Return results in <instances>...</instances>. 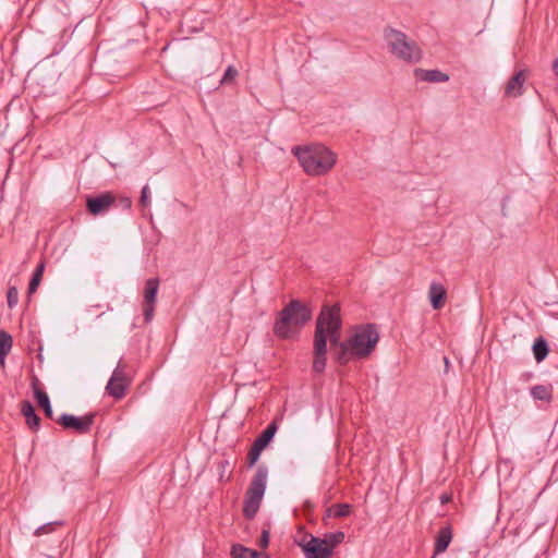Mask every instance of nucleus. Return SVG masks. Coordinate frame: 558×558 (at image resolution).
Masks as SVG:
<instances>
[{
    "mask_svg": "<svg viewBox=\"0 0 558 558\" xmlns=\"http://www.w3.org/2000/svg\"><path fill=\"white\" fill-rule=\"evenodd\" d=\"M269 535H270V525L267 524V526L262 530V534H260V538H259V547L266 548L268 546Z\"/></svg>",
    "mask_w": 558,
    "mask_h": 558,
    "instance_id": "31",
    "label": "nucleus"
},
{
    "mask_svg": "<svg viewBox=\"0 0 558 558\" xmlns=\"http://www.w3.org/2000/svg\"><path fill=\"white\" fill-rule=\"evenodd\" d=\"M232 555L234 558H256L257 551L242 545H234L232 547Z\"/></svg>",
    "mask_w": 558,
    "mask_h": 558,
    "instance_id": "26",
    "label": "nucleus"
},
{
    "mask_svg": "<svg viewBox=\"0 0 558 558\" xmlns=\"http://www.w3.org/2000/svg\"><path fill=\"white\" fill-rule=\"evenodd\" d=\"M553 71L558 76V57L553 62Z\"/></svg>",
    "mask_w": 558,
    "mask_h": 558,
    "instance_id": "35",
    "label": "nucleus"
},
{
    "mask_svg": "<svg viewBox=\"0 0 558 558\" xmlns=\"http://www.w3.org/2000/svg\"><path fill=\"white\" fill-rule=\"evenodd\" d=\"M351 513V506L349 504H335L326 509L324 520L333 518H345Z\"/></svg>",
    "mask_w": 558,
    "mask_h": 558,
    "instance_id": "20",
    "label": "nucleus"
},
{
    "mask_svg": "<svg viewBox=\"0 0 558 558\" xmlns=\"http://www.w3.org/2000/svg\"><path fill=\"white\" fill-rule=\"evenodd\" d=\"M38 385H39V380L36 376H34L33 380H32V388L34 390L35 398L37 399L39 407L43 408L45 415L48 418L53 420V410L50 404L49 397L45 391L39 389Z\"/></svg>",
    "mask_w": 558,
    "mask_h": 558,
    "instance_id": "15",
    "label": "nucleus"
},
{
    "mask_svg": "<svg viewBox=\"0 0 558 558\" xmlns=\"http://www.w3.org/2000/svg\"><path fill=\"white\" fill-rule=\"evenodd\" d=\"M322 538L311 536L310 541L302 544L306 558H329L331 555L330 546H326Z\"/></svg>",
    "mask_w": 558,
    "mask_h": 558,
    "instance_id": "12",
    "label": "nucleus"
},
{
    "mask_svg": "<svg viewBox=\"0 0 558 558\" xmlns=\"http://www.w3.org/2000/svg\"><path fill=\"white\" fill-rule=\"evenodd\" d=\"M414 75L416 78L429 83H445L449 81V75L439 70L415 69Z\"/></svg>",
    "mask_w": 558,
    "mask_h": 558,
    "instance_id": "17",
    "label": "nucleus"
},
{
    "mask_svg": "<svg viewBox=\"0 0 558 558\" xmlns=\"http://www.w3.org/2000/svg\"><path fill=\"white\" fill-rule=\"evenodd\" d=\"M532 349L534 357L538 363L544 361L549 352L547 341L543 337L534 341Z\"/></svg>",
    "mask_w": 558,
    "mask_h": 558,
    "instance_id": "23",
    "label": "nucleus"
},
{
    "mask_svg": "<svg viewBox=\"0 0 558 558\" xmlns=\"http://www.w3.org/2000/svg\"><path fill=\"white\" fill-rule=\"evenodd\" d=\"M95 416V413H89L81 417L64 413L57 420V423L65 429H73L78 434H86L90 430Z\"/></svg>",
    "mask_w": 558,
    "mask_h": 558,
    "instance_id": "9",
    "label": "nucleus"
},
{
    "mask_svg": "<svg viewBox=\"0 0 558 558\" xmlns=\"http://www.w3.org/2000/svg\"><path fill=\"white\" fill-rule=\"evenodd\" d=\"M126 368V364L120 360L107 383L106 391L116 400H121L124 398L126 390L132 383V378L128 374Z\"/></svg>",
    "mask_w": 558,
    "mask_h": 558,
    "instance_id": "8",
    "label": "nucleus"
},
{
    "mask_svg": "<svg viewBox=\"0 0 558 558\" xmlns=\"http://www.w3.org/2000/svg\"><path fill=\"white\" fill-rule=\"evenodd\" d=\"M327 362V335L325 330V318L317 317L314 332V360L313 371L323 373Z\"/></svg>",
    "mask_w": 558,
    "mask_h": 558,
    "instance_id": "6",
    "label": "nucleus"
},
{
    "mask_svg": "<svg viewBox=\"0 0 558 558\" xmlns=\"http://www.w3.org/2000/svg\"><path fill=\"white\" fill-rule=\"evenodd\" d=\"M53 524H57V523H56V522H50V523H48V524H44V525L39 526V527L36 530L35 534H36V535H41V534L46 533V532H47V530H48L49 527H51Z\"/></svg>",
    "mask_w": 558,
    "mask_h": 558,
    "instance_id": "33",
    "label": "nucleus"
},
{
    "mask_svg": "<svg viewBox=\"0 0 558 558\" xmlns=\"http://www.w3.org/2000/svg\"><path fill=\"white\" fill-rule=\"evenodd\" d=\"M433 558H435V557H433Z\"/></svg>",
    "mask_w": 558,
    "mask_h": 558,
    "instance_id": "37",
    "label": "nucleus"
},
{
    "mask_svg": "<svg viewBox=\"0 0 558 558\" xmlns=\"http://www.w3.org/2000/svg\"><path fill=\"white\" fill-rule=\"evenodd\" d=\"M122 204H123V207H125V208H131V206H132V201H131L129 197H124V198L122 199Z\"/></svg>",
    "mask_w": 558,
    "mask_h": 558,
    "instance_id": "34",
    "label": "nucleus"
},
{
    "mask_svg": "<svg viewBox=\"0 0 558 558\" xmlns=\"http://www.w3.org/2000/svg\"><path fill=\"white\" fill-rule=\"evenodd\" d=\"M21 412L25 416L27 426L35 430L40 425V417L36 414L35 408L31 401L24 400L21 402Z\"/></svg>",
    "mask_w": 558,
    "mask_h": 558,
    "instance_id": "18",
    "label": "nucleus"
},
{
    "mask_svg": "<svg viewBox=\"0 0 558 558\" xmlns=\"http://www.w3.org/2000/svg\"><path fill=\"white\" fill-rule=\"evenodd\" d=\"M312 318V310L299 300H291L277 315L274 333L280 339H291Z\"/></svg>",
    "mask_w": 558,
    "mask_h": 558,
    "instance_id": "1",
    "label": "nucleus"
},
{
    "mask_svg": "<svg viewBox=\"0 0 558 558\" xmlns=\"http://www.w3.org/2000/svg\"><path fill=\"white\" fill-rule=\"evenodd\" d=\"M277 429H278V425L277 423L274 421L271 422L259 435L258 437L254 440V445L265 449L269 444L270 441L272 440V438L275 437L276 433H277Z\"/></svg>",
    "mask_w": 558,
    "mask_h": 558,
    "instance_id": "19",
    "label": "nucleus"
},
{
    "mask_svg": "<svg viewBox=\"0 0 558 558\" xmlns=\"http://www.w3.org/2000/svg\"><path fill=\"white\" fill-rule=\"evenodd\" d=\"M267 476V468L265 465H259L245 493L243 514L248 520H252L259 510L260 502L266 490Z\"/></svg>",
    "mask_w": 558,
    "mask_h": 558,
    "instance_id": "4",
    "label": "nucleus"
},
{
    "mask_svg": "<svg viewBox=\"0 0 558 558\" xmlns=\"http://www.w3.org/2000/svg\"><path fill=\"white\" fill-rule=\"evenodd\" d=\"M44 270H45L44 263L38 264L37 267L35 268V270L32 275L29 284H28V294H33L34 292H36L38 286L41 282Z\"/></svg>",
    "mask_w": 558,
    "mask_h": 558,
    "instance_id": "25",
    "label": "nucleus"
},
{
    "mask_svg": "<svg viewBox=\"0 0 558 558\" xmlns=\"http://www.w3.org/2000/svg\"><path fill=\"white\" fill-rule=\"evenodd\" d=\"M263 450V448L254 444L252 445V448L247 454L248 466H253L257 462Z\"/></svg>",
    "mask_w": 558,
    "mask_h": 558,
    "instance_id": "30",
    "label": "nucleus"
},
{
    "mask_svg": "<svg viewBox=\"0 0 558 558\" xmlns=\"http://www.w3.org/2000/svg\"><path fill=\"white\" fill-rule=\"evenodd\" d=\"M384 39L387 43L389 52L393 57L407 63H417L421 61L423 57L421 48L403 32L387 26L384 29Z\"/></svg>",
    "mask_w": 558,
    "mask_h": 558,
    "instance_id": "3",
    "label": "nucleus"
},
{
    "mask_svg": "<svg viewBox=\"0 0 558 558\" xmlns=\"http://www.w3.org/2000/svg\"><path fill=\"white\" fill-rule=\"evenodd\" d=\"M140 204L143 208L145 207H148L149 204H150V199H149V187L148 185H145L143 189H142V193H141V198H140Z\"/></svg>",
    "mask_w": 558,
    "mask_h": 558,
    "instance_id": "32",
    "label": "nucleus"
},
{
    "mask_svg": "<svg viewBox=\"0 0 558 558\" xmlns=\"http://www.w3.org/2000/svg\"><path fill=\"white\" fill-rule=\"evenodd\" d=\"M116 197L110 192H105L96 196L86 198V209L93 216L107 213L114 204Z\"/></svg>",
    "mask_w": 558,
    "mask_h": 558,
    "instance_id": "11",
    "label": "nucleus"
},
{
    "mask_svg": "<svg viewBox=\"0 0 558 558\" xmlns=\"http://www.w3.org/2000/svg\"><path fill=\"white\" fill-rule=\"evenodd\" d=\"M333 356L336 361L341 365L347 364L349 360L352 357L351 345L349 344V342L344 341L343 343H341L340 347H338L333 352Z\"/></svg>",
    "mask_w": 558,
    "mask_h": 558,
    "instance_id": "24",
    "label": "nucleus"
},
{
    "mask_svg": "<svg viewBox=\"0 0 558 558\" xmlns=\"http://www.w3.org/2000/svg\"><path fill=\"white\" fill-rule=\"evenodd\" d=\"M446 296H447V291H446L445 287L437 281H432V283L429 284V289H428V298H429L432 307L434 310L442 308L445 305Z\"/></svg>",
    "mask_w": 558,
    "mask_h": 558,
    "instance_id": "14",
    "label": "nucleus"
},
{
    "mask_svg": "<svg viewBox=\"0 0 558 558\" xmlns=\"http://www.w3.org/2000/svg\"><path fill=\"white\" fill-rule=\"evenodd\" d=\"M378 340L379 335L375 325L367 324L359 326L348 340L351 345V356L354 359H365L369 356Z\"/></svg>",
    "mask_w": 558,
    "mask_h": 558,
    "instance_id": "5",
    "label": "nucleus"
},
{
    "mask_svg": "<svg viewBox=\"0 0 558 558\" xmlns=\"http://www.w3.org/2000/svg\"><path fill=\"white\" fill-rule=\"evenodd\" d=\"M13 344L12 336L4 331L0 330V364L4 365L5 357L10 353Z\"/></svg>",
    "mask_w": 558,
    "mask_h": 558,
    "instance_id": "22",
    "label": "nucleus"
},
{
    "mask_svg": "<svg viewBox=\"0 0 558 558\" xmlns=\"http://www.w3.org/2000/svg\"><path fill=\"white\" fill-rule=\"evenodd\" d=\"M291 151L308 175H324L337 161L336 154L322 144L294 146Z\"/></svg>",
    "mask_w": 558,
    "mask_h": 558,
    "instance_id": "2",
    "label": "nucleus"
},
{
    "mask_svg": "<svg viewBox=\"0 0 558 558\" xmlns=\"http://www.w3.org/2000/svg\"><path fill=\"white\" fill-rule=\"evenodd\" d=\"M344 539V533L343 532H335L329 533L325 536L324 541L326 542V546H330V549L332 550L338 544H340Z\"/></svg>",
    "mask_w": 558,
    "mask_h": 558,
    "instance_id": "27",
    "label": "nucleus"
},
{
    "mask_svg": "<svg viewBox=\"0 0 558 558\" xmlns=\"http://www.w3.org/2000/svg\"><path fill=\"white\" fill-rule=\"evenodd\" d=\"M531 396L535 400L550 402L553 399V386L551 385H536L531 388Z\"/></svg>",
    "mask_w": 558,
    "mask_h": 558,
    "instance_id": "21",
    "label": "nucleus"
},
{
    "mask_svg": "<svg viewBox=\"0 0 558 558\" xmlns=\"http://www.w3.org/2000/svg\"><path fill=\"white\" fill-rule=\"evenodd\" d=\"M7 302H8L9 308H13L14 306H16V304L19 302V290L16 287H10L8 289Z\"/></svg>",
    "mask_w": 558,
    "mask_h": 558,
    "instance_id": "29",
    "label": "nucleus"
},
{
    "mask_svg": "<svg viewBox=\"0 0 558 558\" xmlns=\"http://www.w3.org/2000/svg\"><path fill=\"white\" fill-rule=\"evenodd\" d=\"M318 317L325 318L326 335L329 336L332 348L340 347L344 341L340 340L341 318L339 305H324Z\"/></svg>",
    "mask_w": 558,
    "mask_h": 558,
    "instance_id": "7",
    "label": "nucleus"
},
{
    "mask_svg": "<svg viewBox=\"0 0 558 558\" xmlns=\"http://www.w3.org/2000/svg\"><path fill=\"white\" fill-rule=\"evenodd\" d=\"M452 539V530L450 525H446L439 530L435 539L434 556L442 554L447 550Z\"/></svg>",
    "mask_w": 558,
    "mask_h": 558,
    "instance_id": "16",
    "label": "nucleus"
},
{
    "mask_svg": "<svg viewBox=\"0 0 558 558\" xmlns=\"http://www.w3.org/2000/svg\"><path fill=\"white\" fill-rule=\"evenodd\" d=\"M526 80L524 70L517 72L506 84L505 95L508 97H519L523 94V84Z\"/></svg>",
    "mask_w": 558,
    "mask_h": 558,
    "instance_id": "13",
    "label": "nucleus"
},
{
    "mask_svg": "<svg viewBox=\"0 0 558 558\" xmlns=\"http://www.w3.org/2000/svg\"><path fill=\"white\" fill-rule=\"evenodd\" d=\"M239 75L238 70L233 65H229L225 71L222 78L220 80V85H227L234 82L236 76Z\"/></svg>",
    "mask_w": 558,
    "mask_h": 558,
    "instance_id": "28",
    "label": "nucleus"
},
{
    "mask_svg": "<svg viewBox=\"0 0 558 558\" xmlns=\"http://www.w3.org/2000/svg\"><path fill=\"white\" fill-rule=\"evenodd\" d=\"M448 499H449V498H448L447 496H441V502H442V504H444V502H446V501H448Z\"/></svg>",
    "mask_w": 558,
    "mask_h": 558,
    "instance_id": "36",
    "label": "nucleus"
},
{
    "mask_svg": "<svg viewBox=\"0 0 558 558\" xmlns=\"http://www.w3.org/2000/svg\"><path fill=\"white\" fill-rule=\"evenodd\" d=\"M159 283L160 281L158 278H150L145 282L143 293V315L146 323H149L154 317Z\"/></svg>",
    "mask_w": 558,
    "mask_h": 558,
    "instance_id": "10",
    "label": "nucleus"
}]
</instances>
